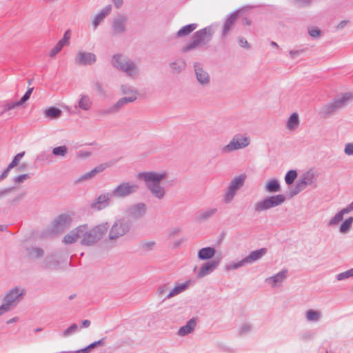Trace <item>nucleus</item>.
<instances>
[{"mask_svg": "<svg viewBox=\"0 0 353 353\" xmlns=\"http://www.w3.org/2000/svg\"><path fill=\"white\" fill-rule=\"evenodd\" d=\"M165 177V173L157 172H142L137 174V178L144 181L147 189L159 200L163 199L165 195V190L160 184Z\"/></svg>", "mask_w": 353, "mask_h": 353, "instance_id": "nucleus-1", "label": "nucleus"}, {"mask_svg": "<svg viewBox=\"0 0 353 353\" xmlns=\"http://www.w3.org/2000/svg\"><path fill=\"white\" fill-rule=\"evenodd\" d=\"M83 227L81 232V243L83 245H91L100 240L107 232L109 229V224L108 222L103 223L95 227L92 230H88V225H81Z\"/></svg>", "mask_w": 353, "mask_h": 353, "instance_id": "nucleus-2", "label": "nucleus"}, {"mask_svg": "<svg viewBox=\"0 0 353 353\" xmlns=\"http://www.w3.org/2000/svg\"><path fill=\"white\" fill-rule=\"evenodd\" d=\"M213 33L214 31L212 26H206L204 28L196 31L191 41L182 48V52H186L195 48L197 46H204L209 43L212 39Z\"/></svg>", "mask_w": 353, "mask_h": 353, "instance_id": "nucleus-3", "label": "nucleus"}, {"mask_svg": "<svg viewBox=\"0 0 353 353\" xmlns=\"http://www.w3.org/2000/svg\"><path fill=\"white\" fill-rule=\"evenodd\" d=\"M286 198L283 194H276L265 197L257 201L254 205L255 212H261L281 205L285 201Z\"/></svg>", "mask_w": 353, "mask_h": 353, "instance_id": "nucleus-4", "label": "nucleus"}, {"mask_svg": "<svg viewBox=\"0 0 353 353\" xmlns=\"http://www.w3.org/2000/svg\"><path fill=\"white\" fill-rule=\"evenodd\" d=\"M112 64L130 76L137 73L135 63L124 55L120 54L114 55L112 58Z\"/></svg>", "mask_w": 353, "mask_h": 353, "instance_id": "nucleus-5", "label": "nucleus"}, {"mask_svg": "<svg viewBox=\"0 0 353 353\" xmlns=\"http://www.w3.org/2000/svg\"><path fill=\"white\" fill-rule=\"evenodd\" d=\"M250 138L246 134H236L228 144L221 148L222 153H230L233 151L245 148L250 145Z\"/></svg>", "mask_w": 353, "mask_h": 353, "instance_id": "nucleus-6", "label": "nucleus"}, {"mask_svg": "<svg viewBox=\"0 0 353 353\" xmlns=\"http://www.w3.org/2000/svg\"><path fill=\"white\" fill-rule=\"evenodd\" d=\"M245 179L246 175L241 174L232 179L223 195L224 203H228L233 200L237 190L244 185Z\"/></svg>", "mask_w": 353, "mask_h": 353, "instance_id": "nucleus-7", "label": "nucleus"}, {"mask_svg": "<svg viewBox=\"0 0 353 353\" xmlns=\"http://www.w3.org/2000/svg\"><path fill=\"white\" fill-rule=\"evenodd\" d=\"M314 174L308 171L304 173L302 176L296 181L294 185L290 190L291 196H294L303 190L307 185H315Z\"/></svg>", "mask_w": 353, "mask_h": 353, "instance_id": "nucleus-8", "label": "nucleus"}, {"mask_svg": "<svg viewBox=\"0 0 353 353\" xmlns=\"http://www.w3.org/2000/svg\"><path fill=\"white\" fill-rule=\"evenodd\" d=\"M130 228V224L124 219H117L114 221L109 232V239H116L125 234Z\"/></svg>", "mask_w": 353, "mask_h": 353, "instance_id": "nucleus-9", "label": "nucleus"}, {"mask_svg": "<svg viewBox=\"0 0 353 353\" xmlns=\"http://www.w3.org/2000/svg\"><path fill=\"white\" fill-rule=\"evenodd\" d=\"M139 188L138 185L131 184L130 182H123L118 185L111 192L112 197L125 198L135 192Z\"/></svg>", "mask_w": 353, "mask_h": 353, "instance_id": "nucleus-10", "label": "nucleus"}, {"mask_svg": "<svg viewBox=\"0 0 353 353\" xmlns=\"http://www.w3.org/2000/svg\"><path fill=\"white\" fill-rule=\"evenodd\" d=\"M352 94L350 92L343 94L339 98L335 99L325 105V113L330 114L344 106L347 101L351 100Z\"/></svg>", "mask_w": 353, "mask_h": 353, "instance_id": "nucleus-11", "label": "nucleus"}, {"mask_svg": "<svg viewBox=\"0 0 353 353\" xmlns=\"http://www.w3.org/2000/svg\"><path fill=\"white\" fill-rule=\"evenodd\" d=\"M72 221L70 216L68 214H61L56 217L52 223V232L59 233L69 227Z\"/></svg>", "mask_w": 353, "mask_h": 353, "instance_id": "nucleus-12", "label": "nucleus"}, {"mask_svg": "<svg viewBox=\"0 0 353 353\" xmlns=\"http://www.w3.org/2000/svg\"><path fill=\"white\" fill-rule=\"evenodd\" d=\"M23 294V290H20L18 287H15L9 290L3 298L4 303L12 310L19 303L20 298Z\"/></svg>", "mask_w": 353, "mask_h": 353, "instance_id": "nucleus-13", "label": "nucleus"}, {"mask_svg": "<svg viewBox=\"0 0 353 353\" xmlns=\"http://www.w3.org/2000/svg\"><path fill=\"white\" fill-rule=\"evenodd\" d=\"M114 161H109L104 163H101L97 165L90 171L85 172L81 175L76 181V182H81L83 181H85L94 177L97 174L103 172L107 168L112 166L114 164Z\"/></svg>", "mask_w": 353, "mask_h": 353, "instance_id": "nucleus-14", "label": "nucleus"}, {"mask_svg": "<svg viewBox=\"0 0 353 353\" xmlns=\"http://www.w3.org/2000/svg\"><path fill=\"white\" fill-rule=\"evenodd\" d=\"M114 161H109L104 163H101L97 165L90 171L85 172L81 175L76 181V182H81L83 181H85L94 177L97 174L103 172L107 168L112 166L114 164Z\"/></svg>", "mask_w": 353, "mask_h": 353, "instance_id": "nucleus-15", "label": "nucleus"}, {"mask_svg": "<svg viewBox=\"0 0 353 353\" xmlns=\"http://www.w3.org/2000/svg\"><path fill=\"white\" fill-rule=\"evenodd\" d=\"M97 57L92 52H80L75 58V63L81 65H92L96 62Z\"/></svg>", "mask_w": 353, "mask_h": 353, "instance_id": "nucleus-16", "label": "nucleus"}, {"mask_svg": "<svg viewBox=\"0 0 353 353\" xmlns=\"http://www.w3.org/2000/svg\"><path fill=\"white\" fill-rule=\"evenodd\" d=\"M353 211V201L351 202L345 208L339 211L334 216H332L327 223V226L334 227L343 220L345 214H348Z\"/></svg>", "mask_w": 353, "mask_h": 353, "instance_id": "nucleus-17", "label": "nucleus"}, {"mask_svg": "<svg viewBox=\"0 0 353 353\" xmlns=\"http://www.w3.org/2000/svg\"><path fill=\"white\" fill-rule=\"evenodd\" d=\"M112 198L111 192H107L99 195L90 205L92 209L101 210L109 205L110 199Z\"/></svg>", "mask_w": 353, "mask_h": 353, "instance_id": "nucleus-18", "label": "nucleus"}, {"mask_svg": "<svg viewBox=\"0 0 353 353\" xmlns=\"http://www.w3.org/2000/svg\"><path fill=\"white\" fill-rule=\"evenodd\" d=\"M195 76L198 82L202 85H208L210 83V76L208 73L203 70L201 64L195 63L194 64Z\"/></svg>", "mask_w": 353, "mask_h": 353, "instance_id": "nucleus-19", "label": "nucleus"}, {"mask_svg": "<svg viewBox=\"0 0 353 353\" xmlns=\"http://www.w3.org/2000/svg\"><path fill=\"white\" fill-rule=\"evenodd\" d=\"M219 260L213 259L205 263L200 268L197 276L199 278L204 277L212 273L219 265Z\"/></svg>", "mask_w": 353, "mask_h": 353, "instance_id": "nucleus-20", "label": "nucleus"}, {"mask_svg": "<svg viewBox=\"0 0 353 353\" xmlns=\"http://www.w3.org/2000/svg\"><path fill=\"white\" fill-rule=\"evenodd\" d=\"M266 253L267 249L265 248L252 251L248 256L243 258V261L245 262L246 264L252 263L261 259Z\"/></svg>", "mask_w": 353, "mask_h": 353, "instance_id": "nucleus-21", "label": "nucleus"}, {"mask_svg": "<svg viewBox=\"0 0 353 353\" xmlns=\"http://www.w3.org/2000/svg\"><path fill=\"white\" fill-rule=\"evenodd\" d=\"M83 229L81 225L78 226L75 229L71 230L64 237L63 241L66 244H71L77 241L79 238H81V232Z\"/></svg>", "mask_w": 353, "mask_h": 353, "instance_id": "nucleus-22", "label": "nucleus"}, {"mask_svg": "<svg viewBox=\"0 0 353 353\" xmlns=\"http://www.w3.org/2000/svg\"><path fill=\"white\" fill-rule=\"evenodd\" d=\"M196 325V319L192 318L187 321L185 325L181 326L178 330V334L181 336H186L194 331Z\"/></svg>", "mask_w": 353, "mask_h": 353, "instance_id": "nucleus-23", "label": "nucleus"}, {"mask_svg": "<svg viewBox=\"0 0 353 353\" xmlns=\"http://www.w3.org/2000/svg\"><path fill=\"white\" fill-rule=\"evenodd\" d=\"M287 273L288 271L286 270H282L274 276L265 279V282L272 285V287H276L278 284L283 281L286 278Z\"/></svg>", "mask_w": 353, "mask_h": 353, "instance_id": "nucleus-24", "label": "nucleus"}, {"mask_svg": "<svg viewBox=\"0 0 353 353\" xmlns=\"http://www.w3.org/2000/svg\"><path fill=\"white\" fill-rule=\"evenodd\" d=\"M239 13V10H236L226 16L225 21H224V24H223V32H222L223 37H225L227 34L228 32L230 30L231 26H232V23L234 22V21L236 19Z\"/></svg>", "mask_w": 353, "mask_h": 353, "instance_id": "nucleus-25", "label": "nucleus"}, {"mask_svg": "<svg viewBox=\"0 0 353 353\" xmlns=\"http://www.w3.org/2000/svg\"><path fill=\"white\" fill-rule=\"evenodd\" d=\"M127 19L124 16H120L114 20L112 23V30L114 34H121L125 31V23Z\"/></svg>", "mask_w": 353, "mask_h": 353, "instance_id": "nucleus-26", "label": "nucleus"}, {"mask_svg": "<svg viewBox=\"0 0 353 353\" xmlns=\"http://www.w3.org/2000/svg\"><path fill=\"white\" fill-rule=\"evenodd\" d=\"M146 212V206L143 203H139L130 210V214L132 218L139 219L143 216Z\"/></svg>", "mask_w": 353, "mask_h": 353, "instance_id": "nucleus-27", "label": "nucleus"}, {"mask_svg": "<svg viewBox=\"0 0 353 353\" xmlns=\"http://www.w3.org/2000/svg\"><path fill=\"white\" fill-rule=\"evenodd\" d=\"M111 10V5H108L105 7H104L101 10V11L95 16L93 20V26L94 29H96L98 27L99 24L101 23V21H103V19L110 13Z\"/></svg>", "mask_w": 353, "mask_h": 353, "instance_id": "nucleus-28", "label": "nucleus"}, {"mask_svg": "<svg viewBox=\"0 0 353 353\" xmlns=\"http://www.w3.org/2000/svg\"><path fill=\"white\" fill-rule=\"evenodd\" d=\"M215 249L212 247H205L200 249L198 252V258L202 261L212 259L215 254Z\"/></svg>", "mask_w": 353, "mask_h": 353, "instance_id": "nucleus-29", "label": "nucleus"}, {"mask_svg": "<svg viewBox=\"0 0 353 353\" xmlns=\"http://www.w3.org/2000/svg\"><path fill=\"white\" fill-rule=\"evenodd\" d=\"M136 99L137 96H135L134 94H132L129 97H123L120 99L119 101H117L112 107L116 113L118 112L123 105L128 103L134 102Z\"/></svg>", "mask_w": 353, "mask_h": 353, "instance_id": "nucleus-30", "label": "nucleus"}, {"mask_svg": "<svg viewBox=\"0 0 353 353\" xmlns=\"http://www.w3.org/2000/svg\"><path fill=\"white\" fill-rule=\"evenodd\" d=\"M104 339L105 338H102L101 339L94 341L90 345H88L87 347L72 352V351H62L60 353H90L92 349L94 348L95 347L103 345L104 344Z\"/></svg>", "mask_w": 353, "mask_h": 353, "instance_id": "nucleus-31", "label": "nucleus"}, {"mask_svg": "<svg viewBox=\"0 0 353 353\" xmlns=\"http://www.w3.org/2000/svg\"><path fill=\"white\" fill-rule=\"evenodd\" d=\"M198 26L197 23H193L185 25L181 28L176 33V37H184L189 35L192 32H193Z\"/></svg>", "mask_w": 353, "mask_h": 353, "instance_id": "nucleus-32", "label": "nucleus"}, {"mask_svg": "<svg viewBox=\"0 0 353 353\" xmlns=\"http://www.w3.org/2000/svg\"><path fill=\"white\" fill-rule=\"evenodd\" d=\"M68 31L65 32L64 34V36L62 39H61L56 45L55 46L50 50V57L55 56L58 52H59L61 49L65 46V43L69 39V37L67 36Z\"/></svg>", "mask_w": 353, "mask_h": 353, "instance_id": "nucleus-33", "label": "nucleus"}, {"mask_svg": "<svg viewBox=\"0 0 353 353\" xmlns=\"http://www.w3.org/2000/svg\"><path fill=\"white\" fill-rule=\"evenodd\" d=\"M190 281H187L185 283H181L176 285L165 296V299H170L174 296H176L183 291H184L189 285Z\"/></svg>", "mask_w": 353, "mask_h": 353, "instance_id": "nucleus-34", "label": "nucleus"}, {"mask_svg": "<svg viewBox=\"0 0 353 353\" xmlns=\"http://www.w3.org/2000/svg\"><path fill=\"white\" fill-rule=\"evenodd\" d=\"M61 113V110L55 106H51L44 111L46 117L48 118L49 119H57L60 117Z\"/></svg>", "mask_w": 353, "mask_h": 353, "instance_id": "nucleus-35", "label": "nucleus"}, {"mask_svg": "<svg viewBox=\"0 0 353 353\" xmlns=\"http://www.w3.org/2000/svg\"><path fill=\"white\" fill-rule=\"evenodd\" d=\"M92 105L90 97L88 95L81 94L79 101V107L83 110H89Z\"/></svg>", "mask_w": 353, "mask_h": 353, "instance_id": "nucleus-36", "label": "nucleus"}, {"mask_svg": "<svg viewBox=\"0 0 353 353\" xmlns=\"http://www.w3.org/2000/svg\"><path fill=\"white\" fill-rule=\"evenodd\" d=\"M265 190L268 192H276L281 190L279 181L276 179H270L265 185Z\"/></svg>", "mask_w": 353, "mask_h": 353, "instance_id": "nucleus-37", "label": "nucleus"}, {"mask_svg": "<svg viewBox=\"0 0 353 353\" xmlns=\"http://www.w3.org/2000/svg\"><path fill=\"white\" fill-rule=\"evenodd\" d=\"M321 312L312 309L308 310L305 313V318L307 321L317 322L321 318Z\"/></svg>", "mask_w": 353, "mask_h": 353, "instance_id": "nucleus-38", "label": "nucleus"}, {"mask_svg": "<svg viewBox=\"0 0 353 353\" xmlns=\"http://www.w3.org/2000/svg\"><path fill=\"white\" fill-rule=\"evenodd\" d=\"M26 250L28 256L31 259H37L43 254V250L39 247L28 248Z\"/></svg>", "mask_w": 353, "mask_h": 353, "instance_id": "nucleus-39", "label": "nucleus"}, {"mask_svg": "<svg viewBox=\"0 0 353 353\" xmlns=\"http://www.w3.org/2000/svg\"><path fill=\"white\" fill-rule=\"evenodd\" d=\"M218 211L216 208H210L205 209L200 212L199 219L205 221L209 218L213 216Z\"/></svg>", "mask_w": 353, "mask_h": 353, "instance_id": "nucleus-40", "label": "nucleus"}, {"mask_svg": "<svg viewBox=\"0 0 353 353\" xmlns=\"http://www.w3.org/2000/svg\"><path fill=\"white\" fill-rule=\"evenodd\" d=\"M299 115L296 112H294L290 115L287 122V128L289 130H293L299 125Z\"/></svg>", "mask_w": 353, "mask_h": 353, "instance_id": "nucleus-41", "label": "nucleus"}, {"mask_svg": "<svg viewBox=\"0 0 353 353\" xmlns=\"http://www.w3.org/2000/svg\"><path fill=\"white\" fill-rule=\"evenodd\" d=\"M52 156L50 153L46 151H43L37 156L35 161L39 163H50L52 161Z\"/></svg>", "mask_w": 353, "mask_h": 353, "instance_id": "nucleus-42", "label": "nucleus"}, {"mask_svg": "<svg viewBox=\"0 0 353 353\" xmlns=\"http://www.w3.org/2000/svg\"><path fill=\"white\" fill-rule=\"evenodd\" d=\"M170 66L174 72L179 73L185 69L186 63L183 60H177L170 63Z\"/></svg>", "mask_w": 353, "mask_h": 353, "instance_id": "nucleus-43", "label": "nucleus"}, {"mask_svg": "<svg viewBox=\"0 0 353 353\" xmlns=\"http://www.w3.org/2000/svg\"><path fill=\"white\" fill-rule=\"evenodd\" d=\"M353 223V217L346 219L341 225L339 228V232L341 234H346L349 232Z\"/></svg>", "mask_w": 353, "mask_h": 353, "instance_id": "nucleus-44", "label": "nucleus"}, {"mask_svg": "<svg viewBox=\"0 0 353 353\" xmlns=\"http://www.w3.org/2000/svg\"><path fill=\"white\" fill-rule=\"evenodd\" d=\"M297 177V172L295 170H289L285 176V181L287 185H291Z\"/></svg>", "mask_w": 353, "mask_h": 353, "instance_id": "nucleus-45", "label": "nucleus"}, {"mask_svg": "<svg viewBox=\"0 0 353 353\" xmlns=\"http://www.w3.org/2000/svg\"><path fill=\"white\" fill-rule=\"evenodd\" d=\"M24 155H25V152H21L17 154L12 159V161L8 165V169H12L13 168L17 166L19 164L20 160L23 157Z\"/></svg>", "mask_w": 353, "mask_h": 353, "instance_id": "nucleus-46", "label": "nucleus"}, {"mask_svg": "<svg viewBox=\"0 0 353 353\" xmlns=\"http://www.w3.org/2000/svg\"><path fill=\"white\" fill-rule=\"evenodd\" d=\"M246 265V263L243 261V259L238 262H231L225 265V270L229 271L232 270H236L243 265Z\"/></svg>", "mask_w": 353, "mask_h": 353, "instance_id": "nucleus-47", "label": "nucleus"}, {"mask_svg": "<svg viewBox=\"0 0 353 353\" xmlns=\"http://www.w3.org/2000/svg\"><path fill=\"white\" fill-rule=\"evenodd\" d=\"M67 152H68V149L65 145L58 146V147L54 148L52 150V154L54 156L64 157L67 154Z\"/></svg>", "mask_w": 353, "mask_h": 353, "instance_id": "nucleus-48", "label": "nucleus"}, {"mask_svg": "<svg viewBox=\"0 0 353 353\" xmlns=\"http://www.w3.org/2000/svg\"><path fill=\"white\" fill-rule=\"evenodd\" d=\"M351 276H353V268L338 274L336 275V279L338 281H342Z\"/></svg>", "mask_w": 353, "mask_h": 353, "instance_id": "nucleus-49", "label": "nucleus"}, {"mask_svg": "<svg viewBox=\"0 0 353 353\" xmlns=\"http://www.w3.org/2000/svg\"><path fill=\"white\" fill-rule=\"evenodd\" d=\"M94 89L102 97H106V91L105 90L103 84L99 81L94 83Z\"/></svg>", "mask_w": 353, "mask_h": 353, "instance_id": "nucleus-50", "label": "nucleus"}, {"mask_svg": "<svg viewBox=\"0 0 353 353\" xmlns=\"http://www.w3.org/2000/svg\"><path fill=\"white\" fill-rule=\"evenodd\" d=\"M78 329V325L76 323L72 324L70 327H68L66 330H65L63 332V336H68L73 333H74Z\"/></svg>", "mask_w": 353, "mask_h": 353, "instance_id": "nucleus-51", "label": "nucleus"}, {"mask_svg": "<svg viewBox=\"0 0 353 353\" xmlns=\"http://www.w3.org/2000/svg\"><path fill=\"white\" fill-rule=\"evenodd\" d=\"M33 89H34L33 88H28V90L23 94V96L21 97V99L19 101H18V103H19L20 105H22L26 101H28L30 97V95L33 91Z\"/></svg>", "mask_w": 353, "mask_h": 353, "instance_id": "nucleus-52", "label": "nucleus"}, {"mask_svg": "<svg viewBox=\"0 0 353 353\" xmlns=\"http://www.w3.org/2000/svg\"><path fill=\"white\" fill-rule=\"evenodd\" d=\"M30 177L29 174H23L15 176L13 181L17 183H21Z\"/></svg>", "mask_w": 353, "mask_h": 353, "instance_id": "nucleus-53", "label": "nucleus"}, {"mask_svg": "<svg viewBox=\"0 0 353 353\" xmlns=\"http://www.w3.org/2000/svg\"><path fill=\"white\" fill-rule=\"evenodd\" d=\"M113 113H115V112L114 111L112 106L108 108L100 109L97 111V114L100 116H104Z\"/></svg>", "mask_w": 353, "mask_h": 353, "instance_id": "nucleus-54", "label": "nucleus"}, {"mask_svg": "<svg viewBox=\"0 0 353 353\" xmlns=\"http://www.w3.org/2000/svg\"><path fill=\"white\" fill-rule=\"evenodd\" d=\"M19 105H21L19 103H18V101L7 103L6 104H5L3 105V110L5 111H9V110H13L14 108H15L16 107L19 106Z\"/></svg>", "mask_w": 353, "mask_h": 353, "instance_id": "nucleus-55", "label": "nucleus"}, {"mask_svg": "<svg viewBox=\"0 0 353 353\" xmlns=\"http://www.w3.org/2000/svg\"><path fill=\"white\" fill-rule=\"evenodd\" d=\"M309 34L314 38L319 37L321 34V30L318 28H311L308 30Z\"/></svg>", "mask_w": 353, "mask_h": 353, "instance_id": "nucleus-56", "label": "nucleus"}, {"mask_svg": "<svg viewBox=\"0 0 353 353\" xmlns=\"http://www.w3.org/2000/svg\"><path fill=\"white\" fill-rule=\"evenodd\" d=\"M344 152L348 156L353 155V143H348L345 145Z\"/></svg>", "mask_w": 353, "mask_h": 353, "instance_id": "nucleus-57", "label": "nucleus"}, {"mask_svg": "<svg viewBox=\"0 0 353 353\" xmlns=\"http://www.w3.org/2000/svg\"><path fill=\"white\" fill-rule=\"evenodd\" d=\"M252 329V327L250 325L245 323L241 325L240 327V333L241 334H245L248 333Z\"/></svg>", "mask_w": 353, "mask_h": 353, "instance_id": "nucleus-58", "label": "nucleus"}, {"mask_svg": "<svg viewBox=\"0 0 353 353\" xmlns=\"http://www.w3.org/2000/svg\"><path fill=\"white\" fill-rule=\"evenodd\" d=\"M239 45L242 48H249L250 46L244 37H239L238 39Z\"/></svg>", "mask_w": 353, "mask_h": 353, "instance_id": "nucleus-59", "label": "nucleus"}, {"mask_svg": "<svg viewBox=\"0 0 353 353\" xmlns=\"http://www.w3.org/2000/svg\"><path fill=\"white\" fill-rule=\"evenodd\" d=\"M53 262H54V259L52 256L46 258L44 261L43 265V268H51Z\"/></svg>", "mask_w": 353, "mask_h": 353, "instance_id": "nucleus-60", "label": "nucleus"}, {"mask_svg": "<svg viewBox=\"0 0 353 353\" xmlns=\"http://www.w3.org/2000/svg\"><path fill=\"white\" fill-rule=\"evenodd\" d=\"M121 91L123 94H129V93H133L136 96L137 92L134 91L133 90H131V88L127 85H122L121 86Z\"/></svg>", "mask_w": 353, "mask_h": 353, "instance_id": "nucleus-61", "label": "nucleus"}, {"mask_svg": "<svg viewBox=\"0 0 353 353\" xmlns=\"http://www.w3.org/2000/svg\"><path fill=\"white\" fill-rule=\"evenodd\" d=\"M10 310L11 309L8 306V304L3 303L1 305H0V316L3 315Z\"/></svg>", "mask_w": 353, "mask_h": 353, "instance_id": "nucleus-62", "label": "nucleus"}, {"mask_svg": "<svg viewBox=\"0 0 353 353\" xmlns=\"http://www.w3.org/2000/svg\"><path fill=\"white\" fill-rule=\"evenodd\" d=\"M303 50H290L289 52V54L291 59H294L296 56L299 55L303 52Z\"/></svg>", "mask_w": 353, "mask_h": 353, "instance_id": "nucleus-63", "label": "nucleus"}, {"mask_svg": "<svg viewBox=\"0 0 353 353\" xmlns=\"http://www.w3.org/2000/svg\"><path fill=\"white\" fill-rule=\"evenodd\" d=\"M11 169H8V166L5 169L3 172L0 174V182L6 179Z\"/></svg>", "mask_w": 353, "mask_h": 353, "instance_id": "nucleus-64", "label": "nucleus"}]
</instances>
